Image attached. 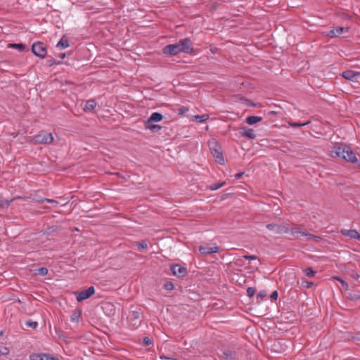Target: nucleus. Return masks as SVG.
Wrapping results in <instances>:
<instances>
[{"label": "nucleus", "mask_w": 360, "mask_h": 360, "mask_svg": "<svg viewBox=\"0 0 360 360\" xmlns=\"http://www.w3.org/2000/svg\"><path fill=\"white\" fill-rule=\"evenodd\" d=\"M192 51L191 42L188 38L181 39L178 43L169 44L163 48V53L169 56H176L181 52L188 53Z\"/></svg>", "instance_id": "nucleus-1"}, {"label": "nucleus", "mask_w": 360, "mask_h": 360, "mask_svg": "<svg viewBox=\"0 0 360 360\" xmlns=\"http://www.w3.org/2000/svg\"><path fill=\"white\" fill-rule=\"evenodd\" d=\"M333 157L341 158L343 160L351 162H355L357 161V158L352 150V148L345 144H337L335 145L330 151Z\"/></svg>", "instance_id": "nucleus-2"}, {"label": "nucleus", "mask_w": 360, "mask_h": 360, "mask_svg": "<svg viewBox=\"0 0 360 360\" xmlns=\"http://www.w3.org/2000/svg\"><path fill=\"white\" fill-rule=\"evenodd\" d=\"M207 145L214 161L219 165H224L222 148L218 141L212 138L207 141Z\"/></svg>", "instance_id": "nucleus-3"}, {"label": "nucleus", "mask_w": 360, "mask_h": 360, "mask_svg": "<svg viewBox=\"0 0 360 360\" xmlns=\"http://www.w3.org/2000/svg\"><path fill=\"white\" fill-rule=\"evenodd\" d=\"M141 318L140 309L129 311L127 320L132 330H135L141 326L142 321Z\"/></svg>", "instance_id": "nucleus-4"}, {"label": "nucleus", "mask_w": 360, "mask_h": 360, "mask_svg": "<svg viewBox=\"0 0 360 360\" xmlns=\"http://www.w3.org/2000/svg\"><path fill=\"white\" fill-rule=\"evenodd\" d=\"M53 141L51 133L40 132L33 137L31 142L34 144H49Z\"/></svg>", "instance_id": "nucleus-5"}, {"label": "nucleus", "mask_w": 360, "mask_h": 360, "mask_svg": "<svg viewBox=\"0 0 360 360\" xmlns=\"http://www.w3.org/2000/svg\"><path fill=\"white\" fill-rule=\"evenodd\" d=\"M33 54L40 58H44L47 54L46 45L41 41H36L32 45L31 48Z\"/></svg>", "instance_id": "nucleus-6"}, {"label": "nucleus", "mask_w": 360, "mask_h": 360, "mask_svg": "<svg viewBox=\"0 0 360 360\" xmlns=\"http://www.w3.org/2000/svg\"><path fill=\"white\" fill-rule=\"evenodd\" d=\"M95 293V288L94 286H90L86 290L82 291H77L75 292L77 302H82L87 300Z\"/></svg>", "instance_id": "nucleus-7"}, {"label": "nucleus", "mask_w": 360, "mask_h": 360, "mask_svg": "<svg viewBox=\"0 0 360 360\" xmlns=\"http://www.w3.org/2000/svg\"><path fill=\"white\" fill-rule=\"evenodd\" d=\"M266 228L274 233L278 234L286 233L290 231L288 227L276 224H269L266 225Z\"/></svg>", "instance_id": "nucleus-8"}, {"label": "nucleus", "mask_w": 360, "mask_h": 360, "mask_svg": "<svg viewBox=\"0 0 360 360\" xmlns=\"http://www.w3.org/2000/svg\"><path fill=\"white\" fill-rule=\"evenodd\" d=\"M170 270L173 275L182 278L184 277L187 274L186 268L179 264H173L170 266Z\"/></svg>", "instance_id": "nucleus-9"}, {"label": "nucleus", "mask_w": 360, "mask_h": 360, "mask_svg": "<svg viewBox=\"0 0 360 360\" xmlns=\"http://www.w3.org/2000/svg\"><path fill=\"white\" fill-rule=\"evenodd\" d=\"M30 360H56V357L47 353H32L30 355Z\"/></svg>", "instance_id": "nucleus-10"}, {"label": "nucleus", "mask_w": 360, "mask_h": 360, "mask_svg": "<svg viewBox=\"0 0 360 360\" xmlns=\"http://www.w3.org/2000/svg\"><path fill=\"white\" fill-rule=\"evenodd\" d=\"M342 77L349 81L358 82L360 78V72L353 70H346L342 72Z\"/></svg>", "instance_id": "nucleus-11"}, {"label": "nucleus", "mask_w": 360, "mask_h": 360, "mask_svg": "<svg viewBox=\"0 0 360 360\" xmlns=\"http://www.w3.org/2000/svg\"><path fill=\"white\" fill-rule=\"evenodd\" d=\"M219 251V247L216 243H206L204 245V255L217 253Z\"/></svg>", "instance_id": "nucleus-12"}, {"label": "nucleus", "mask_w": 360, "mask_h": 360, "mask_svg": "<svg viewBox=\"0 0 360 360\" xmlns=\"http://www.w3.org/2000/svg\"><path fill=\"white\" fill-rule=\"evenodd\" d=\"M163 115L158 112H153L150 117L145 121V124H150L153 122H158L162 120Z\"/></svg>", "instance_id": "nucleus-13"}, {"label": "nucleus", "mask_w": 360, "mask_h": 360, "mask_svg": "<svg viewBox=\"0 0 360 360\" xmlns=\"http://www.w3.org/2000/svg\"><path fill=\"white\" fill-rule=\"evenodd\" d=\"M340 233L343 236H348L350 238L359 239V238H360V234L358 233V231L356 230H354V229H350V230L342 229L340 231Z\"/></svg>", "instance_id": "nucleus-14"}, {"label": "nucleus", "mask_w": 360, "mask_h": 360, "mask_svg": "<svg viewBox=\"0 0 360 360\" xmlns=\"http://www.w3.org/2000/svg\"><path fill=\"white\" fill-rule=\"evenodd\" d=\"M347 30L348 29L344 27H338L330 30L328 35L330 36V37H339L340 34H342L345 32H347Z\"/></svg>", "instance_id": "nucleus-15"}, {"label": "nucleus", "mask_w": 360, "mask_h": 360, "mask_svg": "<svg viewBox=\"0 0 360 360\" xmlns=\"http://www.w3.org/2000/svg\"><path fill=\"white\" fill-rule=\"evenodd\" d=\"M240 134L243 136L248 137L251 139H255L256 137L255 131L251 128H243L241 129Z\"/></svg>", "instance_id": "nucleus-16"}, {"label": "nucleus", "mask_w": 360, "mask_h": 360, "mask_svg": "<svg viewBox=\"0 0 360 360\" xmlns=\"http://www.w3.org/2000/svg\"><path fill=\"white\" fill-rule=\"evenodd\" d=\"M96 103L95 100L90 99V100H88L86 101V103L84 104V105L83 107V110L85 112H91L94 110V108H96Z\"/></svg>", "instance_id": "nucleus-17"}, {"label": "nucleus", "mask_w": 360, "mask_h": 360, "mask_svg": "<svg viewBox=\"0 0 360 360\" xmlns=\"http://www.w3.org/2000/svg\"><path fill=\"white\" fill-rule=\"evenodd\" d=\"M262 117L258 116H249L246 118V123L249 125H253L260 121H262Z\"/></svg>", "instance_id": "nucleus-18"}, {"label": "nucleus", "mask_w": 360, "mask_h": 360, "mask_svg": "<svg viewBox=\"0 0 360 360\" xmlns=\"http://www.w3.org/2000/svg\"><path fill=\"white\" fill-rule=\"evenodd\" d=\"M8 48L18 49L19 51L22 52L25 50L26 46L22 43H10L8 44Z\"/></svg>", "instance_id": "nucleus-19"}, {"label": "nucleus", "mask_w": 360, "mask_h": 360, "mask_svg": "<svg viewBox=\"0 0 360 360\" xmlns=\"http://www.w3.org/2000/svg\"><path fill=\"white\" fill-rule=\"evenodd\" d=\"M36 201L39 203L42 204L44 202H49L53 205V207H56L58 205V202L53 199L46 198H41L39 199L36 200Z\"/></svg>", "instance_id": "nucleus-20"}, {"label": "nucleus", "mask_w": 360, "mask_h": 360, "mask_svg": "<svg viewBox=\"0 0 360 360\" xmlns=\"http://www.w3.org/2000/svg\"><path fill=\"white\" fill-rule=\"evenodd\" d=\"M70 46L69 41L67 39L63 36L60 40L58 42L56 46L60 49L68 48Z\"/></svg>", "instance_id": "nucleus-21"}, {"label": "nucleus", "mask_w": 360, "mask_h": 360, "mask_svg": "<svg viewBox=\"0 0 360 360\" xmlns=\"http://www.w3.org/2000/svg\"><path fill=\"white\" fill-rule=\"evenodd\" d=\"M290 233L293 236H296L299 234H302L303 236H305L309 238H314V236L311 234H309V233H304V232H301L300 230H298L297 229H292L290 230Z\"/></svg>", "instance_id": "nucleus-22"}, {"label": "nucleus", "mask_w": 360, "mask_h": 360, "mask_svg": "<svg viewBox=\"0 0 360 360\" xmlns=\"http://www.w3.org/2000/svg\"><path fill=\"white\" fill-rule=\"evenodd\" d=\"M309 123H310L309 121H307V122H303V123H302V122H292V121L288 122V125L292 127H304V126L308 125Z\"/></svg>", "instance_id": "nucleus-23"}, {"label": "nucleus", "mask_w": 360, "mask_h": 360, "mask_svg": "<svg viewBox=\"0 0 360 360\" xmlns=\"http://www.w3.org/2000/svg\"><path fill=\"white\" fill-rule=\"evenodd\" d=\"M145 127L146 129H148L151 131H159L162 127L160 125L154 124L153 123L150 124H145Z\"/></svg>", "instance_id": "nucleus-24"}, {"label": "nucleus", "mask_w": 360, "mask_h": 360, "mask_svg": "<svg viewBox=\"0 0 360 360\" xmlns=\"http://www.w3.org/2000/svg\"><path fill=\"white\" fill-rule=\"evenodd\" d=\"M34 274L36 275H39V276H44L46 275H47V274H48V269L46 268V267L38 268V269H35V273Z\"/></svg>", "instance_id": "nucleus-25"}, {"label": "nucleus", "mask_w": 360, "mask_h": 360, "mask_svg": "<svg viewBox=\"0 0 360 360\" xmlns=\"http://www.w3.org/2000/svg\"><path fill=\"white\" fill-rule=\"evenodd\" d=\"M225 184H226V183L224 181L218 182V183L214 184L212 185H210V186L207 187V188H209L211 191H216V190L220 188L221 187L224 186Z\"/></svg>", "instance_id": "nucleus-26"}, {"label": "nucleus", "mask_w": 360, "mask_h": 360, "mask_svg": "<svg viewBox=\"0 0 360 360\" xmlns=\"http://www.w3.org/2000/svg\"><path fill=\"white\" fill-rule=\"evenodd\" d=\"M304 274L306 275V276L309 277V278H311L313 276H314L316 272L311 268V267H308V268H306L303 270Z\"/></svg>", "instance_id": "nucleus-27"}, {"label": "nucleus", "mask_w": 360, "mask_h": 360, "mask_svg": "<svg viewBox=\"0 0 360 360\" xmlns=\"http://www.w3.org/2000/svg\"><path fill=\"white\" fill-rule=\"evenodd\" d=\"M25 325L27 327L36 329L38 326V323L32 320H27L25 321Z\"/></svg>", "instance_id": "nucleus-28"}, {"label": "nucleus", "mask_w": 360, "mask_h": 360, "mask_svg": "<svg viewBox=\"0 0 360 360\" xmlns=\"http://www.w3.org/2000/svg\"><path fill=\"white\" fill-rule=\"evenodd\" d=\"M13 200V199H11L10 200H0V207L1 208H7L9 207L11 202Z\"/></svg>", "instance_id": "nucleus-29"}, {"label": "nucleus", "mask_w": 360, "mask_h": 360, "mask_svg": "<svg viewBox=\"0 0 360 360\" xmlns=\"http://www.w3.org/2000/svg\"><path fill=\"white\" fill-rule=\"evenodd\" d=\"M81 312L80 311H75L71 316L72 321H78L80 318Z\"/></svg>", "instance_id": "nucleus-30"}, {"label": "nucleus", "mask_w": 360, "mask_h": 360, "mask_svg": "<svg viewBox=\"0 0 360 360\" xmlns=\"http://www.w3.org/2000/svg\"><path fill=\"white\" fill-rule=\"evenodd\" d=\"M163 288L168 291L172 290L174 289V284L171 281H167L165 283Z\"/></svg>", "instance_id": "nucleus-31"}, {"label": "nucleus", "mask_w": 360, "mask_h": 360, "mask_svg": "<svg viewBox=\"0 0 360 360\" xmlns=\"http://www.w3.org/2000/svg\"><path fill=\"white\" fill-rule=\"evenodd\" d=\"M333 278L336 281H338L339 282L341 283L342 287L345 289V290H347L348 288H349V285L347 284V283L346 281H345L342 278H340V277H338V276H335V277H333Z\"/></svg>", "instance_id": "nucleus-32"}, {"label": "nucleus", "mask_w": 360, "mask_h": 360, "mask_svg": "<svg viewBox=\"0 0 360 360\" xmlns=\"http://www.w3.org/2000/svg\"><path fill=\"white\" fill-rule=\"evenodd\" d=\"M136 245L139 250H146L148 248L147 243L145 240L139 242Z\"/></svg>", "instance_id": "nucleus-33"}, {"label": "nucleus", "mask_w": 360, "mask_h": 360, "mask_svg": "<svg viewBox=\"0 0 360 360\" xmlns=\"http://www.w3.org/2000/svg\"><path fill=\"white\" fill-rule=\"evenodd\" d=\"M223 356H224V358L226 359V360H232L233 359V354L232 352L228 351V352H224L223 353Z\"/></svg>", "instance_id": "nucleus-34"}, {"label": "nucleus", "mask_w": 360, "mask_h": 360, "mask_svg": "<svg viewBox=\"0 0 360 360\" xmlns=\"http://www.w3.org/2000/svg\"><path fill=\"white\" fill-rule=\"evenodd\" d=\"M143 343L146 346H149L153 344V341L148 337H145L143 339Z\"/></svg>", "instance_id": "nucleus-35"}, {"label": "nucleus", "mask_w": 360, "mask_h": 360, "mask_svg": "<svg viewBox=\"0 0 360 360\" xmlns=\"http://www.w3.org/2000/svg\"><path fill=\"white\" fill-rule=\"evenodd\" d=\"M178 111V114L179 115H184L185 114L186 112H187L188 111V109L184 106H182L180 108H179L177 110Z\"/></svg>", "instance_id": "nucleus-36"}, {"label": "nucleus", "mask_w": 360, "mask_h": 360, "mask_svg": "<svg viewBox=\"0 0 360 360\" xmlns=\"http://www.w3.org/2000/svg\"><path fill=\"white\" fill-rule=\"evenodd\" d=\"M47 63H48V65L49 66H52L53 65H56V64H58V63H57V61L56 60V59H54L53 58H49L48 60H47Z\"/></svg>", "instance_id": "nucleus-37"}, {"label": "nucleus", "mask_w": 360, "mask_h": 360, "mask_svg": "<svg viewBox=\"0 0 360 360\" xmlns=\"http://www.w3.org/2000/svg\"><path fill=\"white\" fill-rule=\"evenodd\" d=\"M247 293L249 297H252L255 295V289L253 288H248L247 289Z\"/></svg>", "instance_id": "nucleus-38"}, {"label": "nucleus", "mask_w": 360, "mask_h": 360, "mask_svg": "<svg viewBox=\"0 0 360 360\" xmlns=\"http://www.w3.org/2000/svg\"><path fill=\"white\" fill-rule=\"evenodd\" d=\"M244 258L248 260H255L257 259V257L255 255H245Z\"/></svg>", "instance_id": "nucleus-39"}, {"label": "nucleus", "mask_w": 360, "mask_h": 360, "mask_svg": "<svg viewBox=\"0 0 360 360\" xmlns=\"http://www.w3.org/2000/svg\"><path fill=\"white\" fill-rule=\"evenodd\" d=\"M266 295V292L265 290H261L259 292V293L257 294V297L262 299L263 297H264Z\"/></svg>", "instance_id": "nucleus-40"}, {"label": "nucleus", "mask_w": 360, "mask_h": 360, "mask_svg": "<svg viewBox=\"0 0 360 360\" xmlns=\"http://www.w3.org/2000/svg\"><path fill=\"white\" fill-rule=\"evenodd\" d=\"M302 285H303L304 287H305L307 288H311L313 285V283L312 282L306 281V282H303Z\"/></svg>", "instance_id": "nucleus-41"}, {"label": "nucleus", "mask_w": 360, "mask_h": 360, "mask_svg": "<svg viewBox=\"0 0 360 360\" xmlns=\"http://www.w3.org/2000/svg\"><path fill=\"white\" fill-rule=\"evenodd\" d=\"M194 120H196L199 123H202V115H196L194 116Z\"/></svg>", "instance_id": "nucleus-42"}, {"label": "nucleus", "mask_w": 360, "mask_h": 360, "mask_svg": "<svg viewBox=\"0 0 360 360\" xmlns=\"http://www.w3.org/2000/svg\"><path fill=\"white\" fill-rule=\"evenodd\" d=\"M278 296V292L274 291L271 295V298L276 300H277Z\"/></svg>", "instance_id": "nucleus-43"}, {"label": "nucleus", "mask_w": 360, "mask_h": 360, "mask_svg": "<svg viewBox=\"0 0 360 360\" xmlns=\"http://www.w3.org/2000/svg\"><path fill=\"white\" fill-rule=\"evenodd\" d=\"M244 172H238L237 173L236 175H235V178L236 179H240L243 175Z\"/></svg>", "instance_id": "nucleus-44"}, {"label": "nucleus", "mask_w": 360, "mask_h": 360, "mask_svg": "<svg viewBox=\"0 0 360 360\" xmlns=\"http://www.w3.org/2000/svg\"><path fill=\"white\" fill-rule=\"evenodd\" d=\"M65 56H66V55H65V53H60V54L58 55V57H59L60 58H61V59H63V58L65 57Z\"/></svg>", "instance_id": "nucleus-45"}, {"label": "nucleus", "mask_w": 360, "mask_h": 360, "mask_svg": "<svg viewBox=\"0 0 360 360\" xmlns=\"http://www.w3.org/2000/svg\"><path fill=\"white\" fill-rule=\"evenodd\" d=\"M198 250H199V252L202 254V251H203L202 245H200Z\"/></svg>", "instance_id": "nucleus-46"}, {"label": "nucleus", "mask_w": 360, "mask_h": 360, "mask_svg": "<svg viewBox=\"0 0 360 360\" xmlns=\"http://www.w3.org/2000/svg\"><path fill=\"white\" fill-rule=\"evenodd\" d=\"M203 117H204V121H205L207 119H208V115H206L204 114Z\"/></svg>", "instance_id": "nucleus-47"}, {"label": "nucleus", "mask_w": 360, "mask_h": 360, "mask_svg": "<svg viewBox=\"0 0 360 360\" xmlns=\"http://www.w3.org/2000/svg\"><path fill=\"white\" fill-rule=\"evenodd\" d=\"M105 305L112 307V305L111 304H110V303H106Z\"/></svg>", "instance_id": "nucleus-48"}, {"label": "nucleus", "mask_w": 360, "mask_h": 360, "mask_svg": "<svg viewBox=\"0 0 360 360\" xmlns=\"http://www.w3.org/2000/svg\"><path fill=\"white\" fill-rule=\"evenodd\" d=\"M270 114L274 115V114H276V112L274 111H271V112H270Z\"/></svg>", "instance_id": "nucleus-49"}, {"label": "nucleus", "mask_w": 360, "mask_h": 360, "mask_svg": "<svg viewBox=\"0 0 360 360\" xmlns=\"http://www.w3.org/2000/svg\"><path fill=\"white\" fill-rule=\"evenodd\" d=\"M56 360H59L58 358H56Z\"/></svg>", "instance_id": "nucleus-50"}]
</instances>
